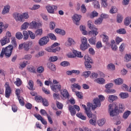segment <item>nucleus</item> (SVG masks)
Returning <instances> with one entry per match:
<instances>
[{
  "label": "nucleus",
  "mask_w": 131,
  "mask_h": 131,
  "mask_svg": "<svg viewBox=\"0 0 131 131\" xmlns=\"http://www.w3.org/2000/svg\"><path fill=\"white\" fill-rule=\"evenodd\" d=\"M125 62H129L131 61V55L130 54H126L124 57Z\"/></svg>",
  "instance_id": "49530a36"
},
{
  "label": "nucleus",
  "mask_w": 131,
  "mask_h": 131,
  "mask_svg": "<svg viewBox=\"0 0 131 131\" xmlns=\"http://www.w3.org/2000/svg\"><path fill=\"white\" fill-rule=\"evenodd\" d=\"M60 94L62 95V96L63 97V98H65V99H69V93L66 90H64L63 91H60Z\"/></svg>",
  "instance_id": "6ab92c4d"
},
{
  "label": "nucleus",
  "mask_w": 131,
  "mask_h": 131,
  "mask_svg": "<svg viewBox=\"0 0 131 131\" xmlns=\"http://www.w3.org/2000/svg\"><path fill=\"white\" fill-rule=\"evenodd\" d=\"M108 109L110 112V116L112 117L116 116L119 114V110H118V107L115 104H110L108 105Z\"/></svg>",
  "instance_id": "7ed1b4c3"
},
{
  "label": "nucleus",
  "mask_w": 131,
  "mask_h": 131,
  "mask_svg": "<svg viewBox=\"0 0 131 131\" xmlns=\"http://www.w3.org/2000/svg\"><path fill=\"white\" fill-rule=\"evenodd\" d=\"M102 22H103V18L99 17L95 21V24L96 25H100V24H102Z\"/></svg>",
  "instance_id": "4c0bfd02"
},
{
  "label": "nucleus",
  "mask_w": 131,
  "mask_h": 131,
  "mask_svg": "<svg viewBox=\"0 0 131 131\" xmlns=\"http://www.w3.org/2000/svg\"><path fill=\"white\" fill-rule=\"evenodd\" d=\"M66 47H71L75 45V41L71 37H68L67 41L65 43Z\"/></svg>",
  "instance_id": "f8f14e48"
},
{
  "label": "nucleus",
  "mask_w": 131,
  "mask_h": 131,
  "mask_svg": "<svg viewBox=\"0 0 131 131\" xmlns=\"http://www.w3.org/2000/svg\"><path fill=\"white\" fill-rule=\"evenodd\" d=\"M71 89L75 88L78 89V90H80L81 89L80 85H78V84L74 83L71 86Z\"/></svg>",
  "instance_id": "680f3d73"
},
{
  "label": "nucleus",
  "mask_w": 131,
  "mask_h": 131,
  "mask_svg": "<svg viewBox=\"0 0 131 131\" xmlns=\"http://www.w3.org/2000/svg\"><path fill=\"white\" fill-rule=\"evenodd\" d=\"M29 34L31 39H34L35 38V34L31 31H29Z\"/></svg>",
  "instance_id": "13d9d810"
},
{
  "label": "nucleus",
  "mask_w": 131,
  "mask_h": 131,
  "mask_svg": "<svg viewBox=\"0 0 131 131\" xmlns=\"http://www.w3.org/2000/svg\"><path fill=\"white\" fill-rule=\"evenodd\" d=\"M105 92L107 93V94H114V93H115V90L114 89H106L105 90Z\"/></svg>",
  "instance_id": "338daca9"
},
{
  "label": "nucleus",
  "mask_w": 131,
  "mask_h": 131,
  "mask_svg": "<svg viewBox=\"0 0 131 131\" xmlns=\"http://www.w3.org/2000/svg\"><path fill=\"white\" fill-rule=\"evenodd\" d=\"M55 31L56 32V33H57L58 34H61V35H65V31H64L62 29H56L55 30Z\"/></svg>",
  "instance_id": "393cba45"
},
{
  "label": "nucleus",
  "mask_w": 131,
  "mask_h": 131,
  "mask_svg": "<svg viewBox=\"0 0 131 131\" xmlns=\"http://www.w3.org/2000/svg\"><path fill=\"white\" fill-rule=\"evenodd\" d=\"M23 35L24 40H27V39H28V38L29 37V34H28V32H27V31H24Z\"/></svg>",
  "instance_id": "c9c22d12"
},
{
  "label": "nucleus",
  "mask_w": 131,
  "mask_h": 131,
  "mask_svg": "<svg viewBox=\"0 0 131 131\" xmlns=\"http://www.w3.org/2000/svg\"><path fill=\"white\" fill-rule=\"evenodd\" d=\"M91 74V71H88L83 72L82 76L85 77V78H87V77H89L90 76V75Z\"/></svg>",
  "instance_id": "09e8293b"
},
{
  "label": "nucleus",
  "mask_w": 131,
  "mask_h": 131,
  "mask_svg": "<svg viewBox=\"0 0 131 131\" xmlns=\"http://www.w3.org/2000/svg\"><path fill=\"white\" fill-rule=\"evenodd\" d=\"M49 41H50V38H49V36H46L41 38L39 40L38 43L39 46H46Z\"/></svg>",
  "instance_id": "423d86ee"
},
{
  "label": "nucleus",
  "mask_w": 131,
  "mask_h": 131,
  "mask_svg": "<svg viewBox=\"0 0 131 131\" xmlns=\"http://www.w3.org/2000/svg\"><path fill=\"white\" fill-rule=\"evenodd\" d=\"M80 30L82 32V34H84V35H85L86 34L87 32L85 31V27L83 26H80Z\"/></svg>",
  "instance_id": "ea45409f"
},
{
  "label": "nucleus",
  "mask_w": 131,
  "mask_h": 131,
  "mask_svg": "<svg viewBox=\"0 0 131 131\" xmlns=\"http://www.w3.org/2000/svg\"><path fill=\"white\" fill-rule=\"evenodd\" d=\"M48 67L52 71H56V66H55V64L52 63H50L48 64Z\"/></svg>",
  "instance_id": "c756f323"
},
{
  "label": "nucleus",
  "mask_w": 131,
  "mask_h": 131,
  "mask_svg": "<svg viewBox=\"0 0 131 131\" xmlns=\"http://www.w3.org/2000/svg\"><path fill=\"white\" fill-rule=\"evenodd\" d=\"M95 82L99 83V84H104L105 83V79L103 78H98L94 80Z\"/></svg>",
  "instance_id": "aec40b11"
},
{
  "label": "nucleus",
  "mask_w": 131,
  "mask_h": 131,
  "mask_svg": "<svg viewBox=\"0 0 131 131\" xmlns=\"http://www.w3.org/2000/svg\"><path fill=\"white\" fill-rule=\"evenodd\" d=\"M98 107H101V101L99 98H95L93 100V104L92 105V110H96Z\"/></svg>",
  "instance_id": "1a4fd4ad"
},
{
  "label": "nucleus",
  "mask_w": 131,
  "mask_h": 131,
  "mask_svg": "<svg viewBox=\"0 0 131 131\" xmlns=\"http://www.w3.org/2000/svg\"><path fill=\"white\" fill-rule=\"evenodd\" d=\"M89 41L91 45H96V42H97V38L96 37H92L89 39Z\"/></svg>",
  "instance_id": "cd10ccee"
},
{
  "label": "nucleus",
  "mask_w": 131,
  "mask_h": 131,
  "mask_svg": "<svg viewBox=\"0 0 131 131\" xmlns=\"http://www.w3.org/2000/svg\"><path fill=\"white\" fill-rule=\"evenodd\" d=\"M56 106L58 109H63V104L58 101H56Z\"/></svg>",
  "instance_id": "e2e57ef3"
},
{
  "label": "nucleus",
  "mask_w": 131,
  "mask_h": 131,
  "mask_svg": "<svg viewBox=\"0 0 131 131\" xmlns=\"http://www.w3.org/2000/svg\"><path fill=\"white\" fill-rule=\"evenodd\" d=\"M103 41L105 42L106 45H110V42H109V37L106 35H103Z\"/></svg>",
  "instance_id": "b1692460"
},
{
  "label": "nucleus",
  "mask_w": 131,
  "mask_h": 131,
  "mask_svg": "<svg viewBox=\"0 0 131 131\" xmlns=\"http://www.w3.org/2000/svg\"><path fill=\"white\" fill-rule=\"evenodd\" d=\"M107 68L110 70H115V66L113 63H110L108 64Z\"/></svg>",
  "instance_id": "5fc2aeb1"
},
{
  "label": "nucleus",
  "mask_w": 131,
  "mask_h": 131,
  "mask_svg": "<svg viewBox=\"0 0 131 131\" xmlns=\"http://www.w3.org/2000/svg\"><path fill=\"white\" fill-rule=\"evenodd\" d=\"M106 123V119H102L97 121V123L99 126H103Z\"/></svg>",
  "instance_id": "a878e982"
},
{
  "label": "nucleus",
  "mask_w": 131,
  "mask_h": 131,
  "mask_svg": "<svg viewBox=\"0 0 131 131\" xmlns=\"http://www.w3.org/2000/svg\"><path fill=\"white\" fill-rule=\"evenodd\" d=\"M119 96L122 99H126V98H128V94L126 93H121Z\"/></svg>",
  "instance_id": "58836bf2"
},
{
  "label": "nucleus",
  "mask_w": 131,
  "mask_h": 131,
  "mask_svg": "<svg viewBox=\"0 0 131 131\" xmlns=\"http://www.w3.org/2000/svg\"><path fill=\"white\" fill-rule=\"evenodd\" d=\"M107 0H101V6L103 8H106L108 6Z\"/></svg>",
  "instance_id": "8fccbe9b"
},
{
  "label": "nucleus",
  "mask_w": 131,
  "mask_h": 131,
  "mask_svg": "<svg viewBox=\"0 0 131 131\" xmlns=\"http://www.w3.org/2000/svg\"><path fill=\"white\" fill-rule=\"evenodd\" d=\"M31 26L32 27V28H37V22L32 21L31 23Z\"/></svg>",
  "instance_id": "774afa93"
},
{
  "label": "nucleus",
  "mask_w": 131,
  "mask_h": 131,
  "mask_svg": "<svg viewBox=\"0 0 131 131\" xmlns=\"http://www.w3.org/2000/svg\"><path fill=\"white\" fill-rule=\"evenodd\" d=\"M69 64H70L69 62L66 61H62L60 63V65L61 66H63V67H66L67 66H69Z\"/></svg>",
  "instance_id": "052dcab7"
},
{
  "label": "nucleus",
  "mask_w": 131,
  "mask_h": 131,
  "mask_svg": "<svg viewBox=\"0 0 131 131\" xmlns=\"http://www.w3.org/2000/svg\"><path fill=\"white\" fill-rule=\"evenodd\" d=\"M129 115H130V111H127L126 112H125L123 115V118H124V119H126V118H127V117H128V116H129Z\"/></svg>",
  "instance_id": "c03bdc74"
},
{
  "label": "nucleus",
  "mask_w": 131,
  "mask_h": 131,
  "mask_svg": "<svg viewBox=\"0 0 131 131\" xmlns=\"http://www.w3.org/2000/svg\"><path fill=\"white\" fill-rule=\"evenodd\" d=\"M98 15H99V13H98L97 11H94L92 13L91 15H90V18H91V19H93L95 18V17H98Z\"/></svg>",
  "instance_id": "37998d69"
},
{
  "label": "nucleus",
  "mask_w": 131,
  "mask_h": 131,
  "mask_svg": "<svg viewBox=\"0 0 131 131\" xmlns=\"http://www.w3.org/2000/svg\"><path fill=\"white\" fill-rule=\"evenodd\" d=\"M91 78L96 79L98 78L99 77V74L96 73H92L91 74V75L90 76Z\"/></svg>",
  "instance_id": "3c124183"
},
{
  "label": "nucleus",
  "mask_w": 131,
  "mask_h": 131,
  "mask_svg": "<svg viewBox=\"0 0 131 131\" xmlns=\"http://www.w3.org/2000/svg\"><path fill=\"white\" fill-rule=\"evenodd\" d=\"M119 108L120 112L122 113L124 111V105L122 104H119Z\"/></svg>",
  "instance_id": "69168bd1"
},
{
  "label": "nucleus",
  "mask_w": 131,
  "mask_h": 131,
  "mask_svg": "<svg viewBox=\"0 0 131 131\" xmlns=\"http://www.w3.org/2000/svg\"><path fill=\"white\" fill-rule=\"evenodd\" d=\"M80 18L81 16L78 14H74L73 16V21L75 23L76 25H79V21H80Z\"/></svg>",
  "instance_id": "9b49d317"
},
{
  "label": "nucleus",
  "mask_w": 131,
  "mask_h": 131,
  "mask_svg": "<svg viewBox=\"0 0 131 131\" xmlns=\"http://www.w3.org/2000/svg\"><path fill=\"white\" fill-rule=\"evenodd\" d=\"M89 118H92L90 120V123L92 124V125H96V121H97V117L96 115L92 114V117Z\"/></svg>",
  "instance_id": "f3484780"
},
{
  "label": "nucleus",
  "mask_w": 131,
  "mask_h": 131,
  "mask_svg": "<svg viewBox=\"0 0 131 131\" xmlns=\"http://www.w3.org/2000/svg\"><path fill=\"white\" fill-rule=\"evenodd\" d=\"M32 46H33V42L32 41L24 42V49L25 51H29V47H32Z\"/></svg>",
  "instance_id": "2eb2a0df"
},
{
  "label": "nucleus",
  "mask_w": 131,
  "mask_h": 131,
  "mask_svg": "<svg viewBox=\"0 0 131 131\" xmlns=\"http://www.w3.org/2000/svg\"><path fill=\"white\" fill-rule=\"evenodd\" d=\"M52 91L57 93L58 91H61V85L60 84H57V85H51Z\"/></svg>",
  "instance_id": "4468645a"
},
{
  "label": "nucleus",
  "mask_w": 131,
  "mask_h": 131,
  "mask_svg": "<svg viewBox=\"0 0 131 131\" xmlns=\"http://www.w3.org/2000/svg\"><path fill=\"white\" fill-rule=\"evenodd\" d=\"M28 26H29V24L28 23L26 22L23 24V25H21V30H25L28 28Z\"/></svg>",
  "instance_id": "e433bc0d"
},
{
  "label": "nucleus",
  "mask_w": 131,
  "mask_h": 131,
  "mask_svg": "<svg viewBox=\"0 0 131 131\" xmlns=\"http://www.w3.org/2000/svg\"><path fill=\"white\" fill-rule=\"evenodd\" d=\"M43 98H41L40 96H37L35 97V100L37 101V102H41Z\"/></svg>",
  "instance_id": "0e129e2a"
},
{
  "label": "nucleus",
  "mask_w": 131,
  "mask_h": 131,
  "mask_svg": "<svg viewBox=\"0 0 131 131\" xmlns=\"http://www.w3.org/2000/svg\"><path fill=\"white\" fill-rule=\"evenodd\" d=\"M58 9V7L57 6L53 5L52 6H46V9L48 13L50 14H54L55 13V10H56Z\"/></svg>",
  "instance_id": "9d476101"
},
{
  "label": "nucleus",
  "mask_w": 131,
  "mask_h": 131,
  "mask_svg": "<svg viewBox=\"0 0 131 131\" xmlns=\"http://www.w3.org/2000/svg\"><path fill=\"white\" fill-rule=\"evenodd\" d=\"M94 7L95 9H100V3L98 1H94L93 2Z\"/></svg>",
  "instance_id": "de8ad7c7"
},
{
  "label": "nucleus",
  "mask_w": 131,
  "mask_h": 131,
  "mask_svg": "<svg viewBox=\"0 0 131 131\" xmlns=\"http://www.w3.org/2000/svg\"><path fill=\"white\" fill-rule=\"evenodd\" d=\"M34 116L38 119V120H40L41 122H42V124H44L45 125H47L48 124V122H47V121L42 118L40 115H38V114H34Z\"/></svg>",
  "instance_id": "ddd939ff"
},
{
  "label": "nucleus",
  "mask_w": 131,
  "mask_h": 131,
  "mask_svg": "<svg viewBox=\"0 0 131 131\" xmlns=\"http://www.w3.org/2000/svg\"><path fill=\"white\" fill-rule=\"evenodd\" d=\"M10 7L9 5H6L4 6L2 11V15H6V14H8L9 12H10Z\"/></svg>",
  "instance_id": "a211bd4d"
},
{
  "label": "nucleus",
  "mask_w": 131,
  "mask_h": 131,
  "mask_svg": "<svg viewBox=\"0 0 131 131\" xmlns=\"http://www.w3.org/2000/svg\"><path fill=\"white\" fill-rule=\"evenodd\" d=\"M36 36H40L42 34V29H39L35 31Z\"/></svg>",
  "instance_id": "473e14b6"
},
{
  "label": "nucleus",
  "mask_w": 131,
  "mask_h": 131,
  "mask_svg": "<svg viewBox=\"0 0 131 131\" xmlns=\"http://www.w3.org/2000/svg\"><path fill=\"white\" fill-rule=\"evenodd\" d=\"M55 27H56V24L54 23V21L50 22V28L51 30H53L54 29H55Z\"/></svg>",
  "instance_id": "603ef678"
},
{
  "label": "nucleus",
  "mask_w": 131,
  "mask_h": 131,
  "mask_svg": "<svg viewBox=\"0 0 131 131\" xmlns=\"http://www.w3.org/2000/svg\"><path fill=\"white\" fill-rule=\"evenodd\" d=\"M69 110L71 113V115L72 116H74L76 114V111H75V108H74V106L72 105H70L69 107Z\"/></svg>",
  "instance_id": "412c9836"
},
{
  "label": "nucleus",
  "mask_w": 131,
  "mask_h": 131,
  "mask_svg": "<svg viewBox=\"0 0 131 131\" xmlns=\"http://www.w3.org/2000/svg\"><path fill=\"white\" fill-rule=\"evenodd\" d=\"M84 59L85 61L84 62L85 68H86L87 70H90V69L92 68V64L94 63L93 59L91 58L88 55H85Z\"/></svg>",
  "instance_id": "20e7f679"
},
{
  "label": "nucleus",
  "mask_w": 131,
  "mask_h": 131,
  "mask_svg": "<svg viewBox=\"0 0 131 131\" xmlns=\"http://www.w3.org/2000/svg\"><path fill=\"white\" fill-rule=\"evenodd\" d=\"M28 84L30 86L29 88V90H30L31 91H34V88H33V86L34 85V83H33V81L30 80L28 82Z\"/></svg>",
  "instance_id": "c85d7f7f"
},
{
  "label": "nucleus",
  "mask_w": 131,
  "mask_h": 131,
  "mask_svg": "<svg viewBox=\"0 0 131 131\" xmlns=\"http://www.w3.org/2000/svg\"><path fill=\"white\" fill-rule=\"evenodd\" d=\"M13 17L16 22H23V15L22 14L15 12L13 13Z\"/></svg>",
  "instance_id": "6e6552de"
},
{
  "label": "nucleus",
  "mask_w": 131,
  "mask_h": 131,
  "mask_svg": "<svg viewBox=\"0 0 131 131\" xmlns=\"http://www.w3.org/2000/svg\"><path fill=\"white\" fill-rule=\"evenodd\" d=\"M45 71V68L42 67H39L37 69V72L38 73H42Z\"/></svg>",
  "instance_id": "6e6d98bb"
},
{
  "label": "nucleus",
  "mask_w": 131,
  "mask_h": 131,
  "mask_svg": "<svg viewBox=\"0 0 131 131\" xmlns=\"http://www.w3.org/2000/svg\"><path fill=\"white\" fill-rule=\"evenodd\" d=\"M15 37H16L17 39L21 40L22 39V38H23L24 36H23V35L22 34V33L20 32H17L15 34Z\"/></svg>",
  "instance_id": "7c9ffc66"
},
{
  "label": "nucleus",
  "mask_w": 131,
  "mask_h": 131,
  "mask_svg": "<svg viewBox=\"0 0 131 131\" xmlns=\"http://www.w3.org/2000/svg\"><path fill=\"white\" fill-rule=\"evenodd\" d=\"M115 83L116 84H117L118 85H119L120 84H122L123 83V81L122 80V79L119 78L118 79H116L114 80Z\"/></svg>",
  "instance_id": "bb28decb"
},
{
  "label": "nucleus",
  "mask_w": 131,
  "mask_h": 131,
  "mask_svg": "<svg viewBox=\"0 0 131 131\" xmlns=\"http://www.w3.org/2000/svg\"><path fill=\"white\" fill-rule=\"evenodd\" d=\"M5 86L6 89L5 97L6 98H10V96H11V94H12V89H11V87H10V85L8 82L5 83Z\"/></svg>",
  "instance_id": "0eeeda50"
},
{
  "label": "nucleus",
  "mask_w": 131,
  "mask_h": 131,
  "mask_svg": "<svg viewBox=\"0 0 131 131\" xmlns=\"http://www.w3.org/2000/svg\"><path fill=\"white\" fill-rule=\"evenodd\" d=\"M42 103L43 106H45L46 107H48L49 106V102H48V100L46 99H42Z\"/></svg>",
  "instance_id": "bf43d9fd"
},
{
  "label": "nucleus",
  "mask_w": 131,
  "mask_h": 131,
  "mask_svg": "<svg viewBox=\"0 0 131 131\" xmlns=\"http://www.w3.org/2000/svg\"><path fill=\"white\" fill-rule=\"evenodd\" d=\"M58 60L57 56H51L49 57V62H56Z\"/></svg>",
  "instance_id": "79ce46f5"
},
{
  "label": "nucleus",
  "mask_w": 131,
  "mask_h": 131,
  "mask_svg": "<svg viewBox=\"0 0 131 131\" xmlns=\"http://www.w3.org/2000/svg\"><path fill=\"white\" fill-rule=\"evenodd\" d=\"M118 99V97L115 95H110L108 96V102L112 103L113 101H116Z\"/></svg>",
  "instance_id": "4be33fe9"
},
{
  "label": "nucleus",
  "mask_w": 131,
  "mask_h": 131,
  "mask_svg": "<svg viewBox=\"0 0 131 131\" xmlns=\"http://www.w3.org/2000/svg\"><path fill=\"white\" fill-rule=\"evenodd\" d=\"M117 33L119 34H125L126 33V31L124 29H119L117 30Z\"/></svg>",
  "instance_id": "a19ab883"
},
{
  "label": "nucleus",
  "mask_w": 131,
  "mask_h": 131,
  "mask_svg": "<svg viewBox=\"0 0 131 131\" xmlns=\"http://www.w3.org/2000/svg\"><path fill=\"white\" fill-rule=\"evenodd\" d=\"M73 54H75V57H77V58H83V55H82L81 52L77 51L76 50H74Z\"/></svg>",
  "instance_id": "5701e85b"
},
{
  "label": "nucleus",
  "mask_w": 131,
  "mask_h": 131,
  "mask_svg": "<svg viewBox=\"0 0 131 131\" xmlns=\"http://www.w3.org/2000/svg\"><path fill=\"white\" fill-rule=\"evenodd\" d=\"M47 36H48V37L50 38V39H52V40H57V38H56V36L53 33L48 34Z\"/></svg>",
  "instance_id": "2f4dec72"
},
{
  "label": "nucleus",
  "mask_w": 131,
  "mask_h": 131,
  "mask_svg": "<svg viewBox=\"0 0 131 131\" xmlns=\"http://www.w3.org/2000/svg\"><path fill=\"white\" fill-rule=\"evenodd\" d=\"M40 8V6L39 5H34L32 7H29V10L31 11L37 10Z\"/></svg>",
  "instance_id": "f704fd0d"
},
{
  "label": "nucleus",
  "mask_w": 131,
  "mask_h": 131,
  "mask_svg": "<svg viewBox=\"0 0 131 131\" xmlns=\"http://www.w3.org/2000/svg\"><path fill=\"white\" fill-rule=\"evenodd\" d=\"M13 49L14 46L12 45H9L6 48H3L0 54V57L4 58V55H5L6 58H10V56H12Z\"/></svg>",
  "instance_id": "f257e3e1"
},
{
  "label": "nucleus",
  "mask_w": 131,
  "mask_h": 131,
  "mask_svg": "<svg viewBox=\"0 0 131 131\" xmlns=\"http://www.w3.org/2000/svg\"><path fill=\"white\" fill-rule=\"evenodd\" d=\"M0 42L1 43V46H5L7 45V43H9V42H10V39L7 37H4L0 40Z\"/></svg>",
  "instance_id": "dca6fc26"
},
{
  "label": "nucleus",
  "mask_w": 131,
  "mask_h": 131,
  "mask_svg": "<svg viewBox=\"0 0 131 131\" xmlns=\"http://www.w3.org/2000/svg\"><path fill=\"white\" fill-rule=\"evenodd\" d=\"M15 84L17 85V86H20L21 84H22V81H21V79L20 78H16V81L14 82Z\"/></svg>",
  "instance_id": "a18cd8bd"
},
{
  "label": "nucleus",
  "mask_w": 131,
  "mask_h": 131,
  "mask_svg": "<svg viewBox=\"0 0 131 131\" xmlns=\"http://www.w3.org/2000/svg\"><path fill=\"white\" fill-rule=\"evenodd\" d=\"M86 106L84 104L82 105V108L85 110L87 116L89 118L92 117V112H91V108H93V104L90 102H88Z\"/></svg>",
  "instance_id": "39448f33"
},
{
  "label": "nucleus",
  "mask_w": 131,
  "mask_h": 131,
  "mask_svg": "<svg viewBox=\"0 0 131 131\" xmlns=\"http://www.w3.org/2000/svg\"><path fill=\"white\" fill-rule=\"evenodd\" d=\"M80 48L82 51H85L88 49V44H81Z\"/></svg>",
  "instance_id": "864d4df0"
},
{
  "label": "nucleus",
  "mask_w": 131,
  "mask_h": 131,
  "mask_svg": "<svg viewBox=\"0 0 131 131\" xmlns=\"http://www.w3.org/2000/svg\"><path fill=\"white\" fill-rule=\"evenodd\" d=\"M91 23V21H89L88 23L89 28L92 30V31H89V34L92 37H96V36L99 34V32H98V29L96 28L95 25H92Z\"/></svg>",
  "instance_id": "f03ea898"
},
{
  "label": "nucleus",
  "mask_w": 131,
  "mask_h": 131,
  "mask_svg": "<svg viewBox=\"0 0 131 131\" xmlns=\"http://www.w3.org/2000/svg\"><path fill=\"white\" fill-rule=\"evenodd\" d=\"M123 18L120 15H118L117 16V21L118 23H121Z\"/></svg>",
  "instance_id": "4d7b16f0"
},
{
  "label": "nucleus",
  "mask_w": 131,
  "mask_h": 131,
  "mask_svg": "<svg viewBox=\"0 0 131 131\" xmlns=\"http://www.w3.org/2000/svg\"><path fill=\"white\" fill-rule=\"evenodd\" d=\"M131 23V17H126L124 20V24L126 26H128Z\"/></svg>",
  "instance_id": "72a5a7b5"
}]
</instances>
